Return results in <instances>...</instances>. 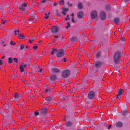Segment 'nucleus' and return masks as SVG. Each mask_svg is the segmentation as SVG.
Listing matches in <instances>:
<instances>
[{
    "label": "nucleus",
    "mask_w": 130,
    "mask_h": 130,
    "mask_svg": "<svg viewBox=\"0 0 130 130\" xmlns=\"http://www.w3.org/2000/svg\"><path fill=\"white\" fill-rule=\"evenodd\" d=\"M118 94L116 96L117 99H119L120 97V95H122L124 91L122 89H120L118 91Z\"/></svg>",
    "instance_id": "obj_9"
},
{
    "label": "nucleus",
    "mask_w": 130,
    "mask_h": 130,
    "mask_svg": "<svg viewBox=\"0 0 130 130\" xmlns=\"http://www.w3.org/2000/svg\"><path fill=\"white\" fill-rule=\"evenodd\" d=\"M66 124L67 126L70 127L72 125V123L71 122L68 121L66 122Z\"/></svg>",
    "instance_id": "obj_22"
},
{
    "label": "nucleus",
    "mask_w": 130,
    "mask_h": 130,
    "mask_svg": "<svg viewBox=\"0 0 130 130\" xmlns=\"http://www.w3.org/2000/svg\"><path fill=\"white\" fill-rule=\"evenodd\" d=\"M52 89L50 88H47L45 90V92L47 94H50L52 92Z\"/></svg>",
    "instance_id": "obj_17"
},
{
    "label": "nucleus",
    "mask_w": 130,
    "mask_h": 130,
    "mask_svg": "<svg viewBox=\"0 0 130 130\" xmlns=\"http://www.w3.org/2000/svg\"><path fill=\"white\" fill-rule=\"evenodd\" d=\"M34 40L32 39H29L28 40V43L31 44L32 43V42Z\"/></svg>",
    "instance_id": "obj_36"
},
{
    "label": "nucleus",
    "mask_w": 130,
    "mask_h": 130,
    "mask_svg": "<svg viewBox=\"0 0 130 130\" xmlns=\"http://www.w3.org/2000/svg\"><path fill=\"white\" fill-rule=\"evenodd\" d=\"M70 26V24L69 22H68L67 23V25L66 26V28H68Z\"/></svg>",
    "instance_id": "obj_32"
},
{
    "label": "nucleus",
    "mask_w": 130,
    "mask_h": 130,
    "mask_svg": "<svg viewBox=\"0 0 130 130\" xmlns=\"http://www.w3.org/2000/svg\"><path fill=\"white\" fill-rule=\"evenodd\" d=\"M8 63L9 64H10L12 62L13 59L11 57H9L8 59Z\"/></svg>",
    "instance_id": "obj_24"
},
{
    "label": "nucleus",
    "mask_w": 130,
    "mask_h": 130,
    "mask_svg": "<svg viewBox=\"0 0 130 130\" xmlns=\"http://www.w3.org/2000/svg\"><path fill=\"white\" fill-rule=\"evenodd\" d=\"M50 78L52 80L54 81L57 79V77L55 75L53 74L51 76Z\"/></svg>",
    "instance_id": "obj_14"
},
{
    "label": "nucleus",
    "mask_w": 130,
    "mask_h": 130,
    "mask_svg": "<svg viewBox=\"0 0 130 130\" xmlns=\"http://www.w3.org/2000/svg\"><path fill=\"white\" fill-rule=\"evenodd\" d=\"M46 110L47 108L46 107H45L41 109V112L42 114H45L47 113Z\"/></svg>",
    "instance_id": "obj_15"
},
{
    "label": "nucleus",
    "mask_w": 130,
    "mask_h": 130,
    "mask_svg": "<svg viewBox=\"0 0 130 130\" xmlns=\"http://www.w3.org/2000/svg\"><path fill=\"white\" fill-rule=\"evenodd\" d=\"M64 54V51L62 49H60L57 53V56L58 58L61 57L63 56Z\"/></svg>",
    "instance_id": "obj_3"
},
{
    "label": "nucleus",
    "mask_w": 130,
    "mask_h": 130,
    "mask_svg": "<svg viewBox=\"0 0 130 130\" xmlns=\"http://www.w3.org/2000/svg\"><path fill=\"white\" fill-rule=\"evenodd\" d=\"M54 36L55 38H58V36H57L54 35Z\"/></svg>",
    "instance_id": "obj_51"
},
{
    "label": "nucleus",
    "mask_w": 130,
    "mask_h": 130,
    "mask_svg": "<svg viewBox=\"0 0 130 130\" xmlns=\"http://www.w3.org/2000/svg\"><path fill=\"white\" fill-rule=\"evenodd\" d=\"M72 3H69L68 5L69 6L71 7L72 6Z\"/></svg>",
    "instance_id": "obj_47"
},
{
    "label": "nucleus",
    "mask_w": 130,
    "mask_h": 130,
    "mask_svg": "<svg viewBox=\"0 0 130 130\" xmlns=\"http://www.w3.org/2000/svg\"><path fill=\"white\" fill-rule=\"evenodd\" d=\"M114 22L118 24L120 23V20L119 18H116L114 19L113 20Z\"/></svg>",
    "instance_id": "obj_20"
},
{
    "label": "nucleus",
    "mask_w": 130,
    "mask_h": 130,
    "mask_svg": "<svg viewBox=\"0 0 130 130\" xmlns=\"http://www.w3.org/2000/svg\"><path fill=\"white\" fill-rule=\"evenodd\" d=\"M5 56H3L2 57V58H2V59H4V58H5Z\"/></svg>",
    "instance_id": "obj_53"
},
{
    "label": "nucleus",
    "mask_w": 130,
    "mask_h": 130,
    "mask_svg": "<svg viewBox=\"0 0 130 130\" xmlns=\"http://www.w3.org/2000/svg\"><path fill=\"white\" fill-rule=\"evenodd\" d=\"M14 61L15 62H18V59L16 58H14L13 59Z\"/></svg>",
    "instance_id": "obj_38"
},
{
    "label": "nucleus",
    "mask_w": 130,
    "mask_h": 130,
    "mask_svg": "<svg viewBox=\"0 0 130 130\" xmlns=\"http://www.w3.org/2000/svg\"><path fill=\"white\" fill-rule=\"evenodd\" d=\"M76 38L75 37H73L72 39V40L74 41V40Z\"/></svg>",
    "instance_id": "obj_52"
},
{
    "label": "nucleus",
    "mask_w": 130,
    "mask_h": 130,
    "mask_svg": "<svg viewBox=\"0 0 130 130\" xmlns=\"http://www.w3.org/2000/svg\"><path fill=\"white\" fill-rule=\"evenodd\" d=\"M52 99L51 97L48 96L43 99V100L46 101L47 102L51 101L52 100Z\"/></svg>",
    "instance_id": "obj_16"
},
{
    "label": "nucleus",
    "mask_w": 130,
    "mask_h": 130,
    "mask_svg": "<svg viewBox=\"0 0 130 130\" xmlns=\"http://www.w3.org/2000/svg\"><path fill=\"white\" fill-rule=\"evenodd\" d=\"M59 68H53L52 69V71L54 73H58L60 71Z\"/></svg>",
    "instance_id": "obj_13"
},
{
    "label": "nucleus",
    "mask_w": 130,
    "mask_h": 130,
    "mask_svg": "<svg viewBox=\"0 0 130 130\" xmlns=\"http://www.w3.org/2000/svg\"><path fill=\"white\" fill-rule=\"evenodd\" d=\"M116 125L117 127H121L122 126L123 124L121 122L119 121L117 123Z\"/></svg>",
    "instance_id": "obj_21"
},
{
    "label": "nucleus",
    "mask_w": 130,
    "mask_h": 130,
    "mask_svg": "<svg viewBox=\"0 0 130 130\" xmlns=\"http://www.w3.org/2000/svg\"><path fill=\"white\" fill-rule=\"evenodd\" d=\"M128 0H125V1H128Z\"/></svg>",
    "instance_id": "obj_54"
},
{
    "label": "nucleus",
    "mask_w": 130,
    "mask_h": 130,
    "mask_svg": "<svg viewBox=\"0 0 130 130\" xmlns=\"http://www.w3.org/2000/svg\"><path fill=\"white\" fill-rule=\"evenodd\" d=\"M57 50L56 49H53L51 52V54L52 55H53L57 52Z\"/></svg>",
    "instance_id": "obj_25"
},
{
    "label": "nucleus",
    "mask_w": 130,
    "mask_h": 130,
    "mask_svg": "<svg viewBox=\"0 0 130 130\" xmlns=\"http://www.w3.org/2000/svg\"><path fill=\"white\" fill-rule=\"evenodd\" d=\"M129 21H130V18L129 19Z\"/></svg>",
    "instance_id": "obj_55"
},
{
    "label": "nucleus",
    "mask_w": 130,
    "mask_h": 130,
    "mask_svg": "<svg viewBox=\"0 0 130 130\" xmlns=\"http://www.w3.org/2000/svg\"><path fill=\"white\" fill-rule=\"evenodd\" d=\"M95 94L94 92L92 91H91L89 93L88 96L90 99H92L94 97Z\"/></svg>",
    "instance_id": "obj_10"
},
{
    "label": "nucleus",
    "mask_w": 130,
    "mask_h": 130,
    "mask_svg": "<svg viewBox=\"0 0 130 130\" xmlns=\"http://www.w3.org/2000/svg\"><path fill=\"white\" fill-rule=\"evenodd\" d=\"M34 19V18H33L30 17L28 19V21H29L32 22H33V20Z\"/></svg>",
    "instance_id": "obj_34"
},
{
    "label": "nucleus",
    "mask_w": 130,
    "mask_h": 130,
    "mask_svg": "<svg viewBox=\"0 0 130 130\" xmlns=\"http://www.w3.org/2000/svg\"><path fill=\"white\" fill-rule=\"evenodd\" d=\"M69 19V15H67L66 17L65 18V20L66 21H67L68 19Z\"/></svg>",
    "instance_id": "obj_42"
},
{
    "label": "nucleus",
    "mask_w": 130,
    "mask_h": 130,
    "mask_svg": "<svg viewBox=\"0 0 130 130\" xmlns=\"http://www.w3.org/2000/svg\"><path fill=\"white\" fill-rule=\"evenodd\" d=\"M101 19L102 20H104L106 18V15L105 12L103 11L101 12L100 14Z\"/></svg>",
    "instance_id": "obj_11"
},
{
    "label": "nucleus",
    "mask_w": 130,
    "mask_h": 130,
    "mask_svg": "<svg viewBox=\"0 0 130 130\" xmlns=\"http://www.w3.org/2000/svg\"><path fill=\"white\" fill-rule=\"evenodd\" d=\"M68 8H63V11L62 12V13L64 15H65L66 14V13L68 11Z\"/></svg>",
    "instance_id": "obj_18"
},
{
    "label": "nucleus",
    "mask_w": 130,
    "mask_h": 130,
    "mask_svg": "<svg viewBox=\"0 0 130 130\" xmlns=\"http://www.w3.org/2000/svg\"><path fill=\"white\" fill-rule=\"evenodd\" d=\"M59 3L60 5H63L64 3V0H59Z\"/></svg>",
    "instance_id": "obj_31"
},
{
    "label": "nucleus",
    "mask_w": 130,
    "mask_h": 130,
    "mask_svg": "<svg viewBox=\"0 0 130 130\" xmlns=\"http://www.w3.org/2000/svg\"><path fill=\"white\" fill-rule=\"evenodd\" d=\"M2 20V23L3 24H4L6 23V20H5V21H4L3 20Z\"/></svg>",
    "instance_id": "obj_48"
},
{
    "label": "nucleus",
    "mask_w": 130,
    "mask_h": 130,
    "mask_svg": "<svg viewBox=\"0 0 130 130\" xmlns=\"http://www.w3.org/2000/svg\"><path fill=\"white\" fill-rule=\"evenodd\" d=\"M120 53L119 52H117L114 55V60L116 63H119L120 61Z\"/></svg>",
    "instance_id": "obj_1"
},
{
    "label": "nucleus",
    "mask_w": 130,
    "mask_h": 130,
    "mask_svg": "<svg viewBox=\"0 0 130 130\" xmlns=\"http://www.w3.org/2000/svg\"><path fill=\"white\" fill-rule=\"evenodd\" d=\"M25 36L23 35H19V38L20 39H23L25 38Z\"/></svg>",
    "instance_id": "obj_27"
},
{
    "label": "nucleus",
    "mask_w": 130,
    "mask_h": 130,
    "mask_svg": "<svg viewBox=\"0 0 130 130\" xmlns=\"http://www.w3.org/2000/svg\"><path fill=\"white\" fill-rule=\"evenodd\" d=\"M90 15L91 18L93 19L97 17V13L95 10H93L91 12Z\"/></svg>",
    "instance_id": "obj_6"
},
{
    "label": "nucleus",
    "mask_w": 130,
    "mask_h": 130,
    "mask_svg": "<svg viewBox=\"0 0 130 130\" xmlns=\"http://www.w3.org/2000/svg\"><path fill=\"white\" fill-rule=\"evenodd\" d=\"M97 70L95 71V72H97Z\"/></svg>",
    "instance_id": "obj_56"
},
{
    "label": "nucleus",
    "mask_w": 130,
    "mask_h": 130,
    "mask_svg": "<svg viewBox=\"0 0 130 130\" xmlns=\"http://www.w3.org/2000/svg\"><path fill=\"white\" fill-rule=\"evenodd\" d=\"M47 1V0H41V2L42 3H45Z\"/></svg>",
    "instance_id": "obj_43"
},
{
    "label": "nucleus",
    "mask_w": 130,
    "mask_h": 130,
    "mask_svg": "<svg viewBox=\"0 0 130 130\" xmlns=\"http://www.w3.org/2000/svg\"><path fill=\"white\" fill-rule=\"evenodd\" d=\"M42 68L40 69L39 71H38V72H39L41 73L42 72Z\"/></svg>",
    "instance_id": "obj_46"
},
{
    "label": "nucleus",
    "mask_w": 130,
    "mask_h": 130,
    "mask_svg": "<svg viewBox=\"0 0 130 130\" xmlns=\"http://www.w3.org/2000/svg\"><path fill=\"white\" fill-rule=\"evenodd\" d=\"M102 64V63L100 61H98L95 62V66L96 68H99L101 66Z\"/></svg>",
    "instance_id": "obj_12"
},
{
    "label": "nucleus",
    "mask_w": 130,
    "mask_h": 130,
    "mask_svg": "<svg viewBox=\"0 0 130 130\" xmlns=\"http://www.w3.org/2000/svg\"><path fill=\"white\" fill-rule=\"evenodd\" d=\"M27 4L24 3L22 4L19 7V9L20 10L23 11L25 9L27 6Z\"/></svg>",
    "instance_id": "obj_5"
},
{
    "label": "nucleus",
    "mask_w": 130,
    "mask_h": 130,
    "mask_svg": "<svg viewBox=\"0 0 130 130\" xmlns=\"http://www.w3.org/2000/svg\"><path fill=\"white\" fill-rule=\"evenodd\" d=\"M58 3H56L54 2L53 3V7H55V6H56L58 4Z\"/></svg>",
    "instance_id": "obj_40"
},
{
    "label": "nucleus",
    "mask_w": 130,
    "mask_h": 130,
    "mask_svg": "<svg viewBox=\"0 0 130 130\" xmlns=\"http://www.w3.org/2000/svg\"><path fill=\"white\" fill-rule=\"evenodd\" d=\"M83 13L82 12L80 11L77 14L78 17L79 18H82L83 15Z\"/></svg>",
    "instance_id": "obj_19"
},
{
    "label": "nucleus",
    "mask_w": 130,
    "mask_h": 130,
    "mask_svg": "<svg viewBox=\"0 0 130 130\" xmlns=\"http://www.w3.org/2000/svg\"><path fill=\"white\" fill-rule=\"evenodd\" d=\"M20 48L21 50H22L24 48V46L22 44H21L20 45Z\"/></svg>",
    "instance_id": "obj_37"
},
{
    "label": "nucleus",
    "mask_w": 130,
    "mask_h": 130,
    "mask_svg": "<svg viewBox=\"0 0 130 130\" xmlns=\"http://www.w3.org/2000/svg\"><path fill=\"white\" fill-rule=\"evenodd\" d=\"M34 114L36 116H37L39 115V113L37 111H36L35 112Z\"/></svg>",
    "instance_id": "obj_41"
},
{
    "label": "nucleus",
    "mask_w": 130,
    "mask_h": 130,
    "mask_svg": "<svg viewBox=\"0 0 130 130\" xmlns=\"http://www.w3.org/2000/svg\"><path fill=\"white\" fill-rule=\"evenodd\" d=\"M3 64L2 61L0 59V65H2Z\"/></svg>",
    "instance_id": "obj_49"
},
{
    "label": "nucleus",
    "mask_w": 130,
    "mask_h": 130,
    "mask_svg": "<svg viewBox=\"0 0 130 130\" xmlns=\"http://www.w3.org/2000/svg\"><path fill=\"white\" fill-rule=\"evenodd\" d=\"M112 125L111 124L109 125H107L106 126V127H107V128L108 129H109L111 127Z\"/></svg>",
    "instance_id": "obj_39"
},
{
    "label": "nucleus",
    "mask_w": 130,
    "mask_h": 130,
    "mask_svg": "<svg viewBox=\"0 0 130 130\" xmlns=\"http://www.w3.org/2000/svg\"><path fill=\"white\" fill-rule=\"evenodd\" d=\"M78 8L79 9H81L83 8L82 4V3L80 2L79 3L78 5Z\"/></svg>",
    "instance_id": "obj_23"
},
{
    "label": "nucleus",
    "mask_w": 130,
    "mask_h": 130,
    "mask_svg": "<svg viewBox=\"0 0 130 130\" xmlns=\"http://www.w3.org/2000/svg\"><path fill=\"white\" fill-rule=\"evenodd\" d=\"M19 29H17V30H15L14 31V35L15 36H16L18 35H19Z\"/></svg>",
    "instance_id": "obj_28"
},
{
    "label": "nucleus",
    "mask_w": 130,
    "mask_h": 130,
    "mask_svg": "<svg viewBox=\"0 0 130 130\" xmlns=\"http://www.w3.org/2000/svg\"><path fill=\"white\" fill-rule=\"evenodd\" d=\"M38 47V46L37 44L34 45L33 47V50H36Z\"/></svg>",
    "instance_id": "obj_30"
},
{
    "label": "nucleus",
    "mask_w": 130,
    "mask_h": 130,
    "mask_svg": "<svg viewBox=\"0 0 130 130\" xmlns=\"http://www.w3.org/2000/svg\"><path fill=\"white\" fill-rule=\"evenodd\" d=\"M21 95L17 92L15 94L14 99H15L16 100H18L21 98Z\"/></svg>",
    "instance_id": "obj_8"
},
{
    "label": "nucleus",
    "mask_w": 130,
    "mask_h": 130,
    "mask_svg": "<svg viewBox=\"0 0 130 130\" xmlns=\"http://www.w3.org/2000/svg\"><path fill=\"white\" fill-rule=\"evenodd\" d=\"M59 30L58 27L56 26H54L52 27L51 28V30L52 32L55 33L57 32Z\"/></svg>",
    "instance_id": "obj_7"
},
{
    "label": "nucleus",
    "mask_w": 130,
    "mask_h": 130,
    "mask_svg": "<svg viewBox=\"0 0 130 130\" xmlns=\"http://www.w3.org/2000/svg\"><path fill=\"white\" fill-rule=\"evenodd\" d=\"M10 43L11 45H15L16 44V43L15 42L12 41L10 42Z\"/></svg>",
    "instance_id": "obj_35"
},
{
    "label": "nucleus",
    "mask_w": 130,
    "mask_h": 130,
    "mask_svg": "<svg viewBox=\"0 0 130 130\" xmlns=\"http://www.w3.org/2000/svg\"><path fill=\"white\" fill-rule=\"evenodd\" d=\"M101 56V53L99 52H97L95 53V56L96 58L99 57Z\"/></svg>",
    "instance_id": "obj_26"
},
{
    "label": "nucleus",
    "mask_w": 130,
    "mask_h": 130,
    "mask_svg": "<svg viewBox=\"0 0 130 130\" xmlns=\"http://www.w3.org/2000/svg\"><path fill=\"white\" fill-rule=\"evenodd\" d=\"M121 39L123 41H124L125 40V38H121Z\"/></svg>",
    "instance_id": "obj_50"
},
{
    "label": "nucleus",
    "mask_w": 130,
    "mask_h": 130,
    "mask_svg": "<svg viewBox=\"0 0 130 130\" xmlns=\"http://www.w3.org/2000/svg\"><path fill=\"white\" fill-rule=\"evenodd\" d=\"M70 73V72L69 70H66L63 71L62 76L64 78H66L69 75Z\"/></svg>",
    "instance_id": "obj_2"
},
{
    "label": "nucleus",
    "mask_w": 130,
    "mask_h": 130,
    "mask_svg": "<svg viewBox=\"0 0 130 130\" xmlns=\"http://www.w3.org/2000/svg\"><path fill=\"white\" fill-rule=\"evenodd\" d=\"M49 14H50L49 13L45 14L44 16V18L46 19H48V18Z\"/></svg>",
    "instance_id": "obj_29"
},
{
    "label": "nucleus",
    "mask_w": 130,
    "mask_h": 130,
    "mask_svg": "<svg viewBox=\"0 0 130 130\" xmlns=\"http://www.w3.org/2000/svg\"><path fill=\"white\" fill-rule=\"evenodd\" d=\"M20 67L19 69L20 71L21 72H23L24 71V69L26 67L27 65L23 63H21L20 64Z\"/></svg>",
    "instance_id": "obj_4"
},
{
    "label": "nucleus",
    "mask_w": 130,
    "mask_h": 130,
    "mask_svg": "<svg viewBox=\"0 0 130 130\" xmlns=\"http://www.w3.org/2000/svg\"><path fill=\"white\" fill-rule=\"evenodd\" d=\"M62 60L64 62H65L66 61V59L65 58H63Z\"/></svg>",
    "instance_id": "obj_45"
},
{
    "label": "nucleus",
    "mask_w": 130,
    "mask_h": 130,
    "mask_svg": "<svg viewBox=\"0 0 130 130\" xmlns=\"http://www.w3.org/2000/svg\"><path fill=\"white\" fill-rule=\"evenodd\" d=\"M9 106L8 105H6V106L5 107V109H6L8 110L9 108Z\"/></svg>",
    "instance_id": "obj_44"
},
{
    "label": "nucleus",
    "mask_w": 130,
    "mask_h": 130,
    "mask_svg": "<svg viewBox=\"0 0 130 130\" xmlns=\"http://www.w3.org/2000/svg\"><path fill=\"white\" fill-rule=\"evenodd\" d=\"M71 15L72 16V21L73 22H75V20L73 18L74 14L73 13H72L71 14Z\"/></svg>",
    "instance_id": "obj_33"
}]
</instances>
